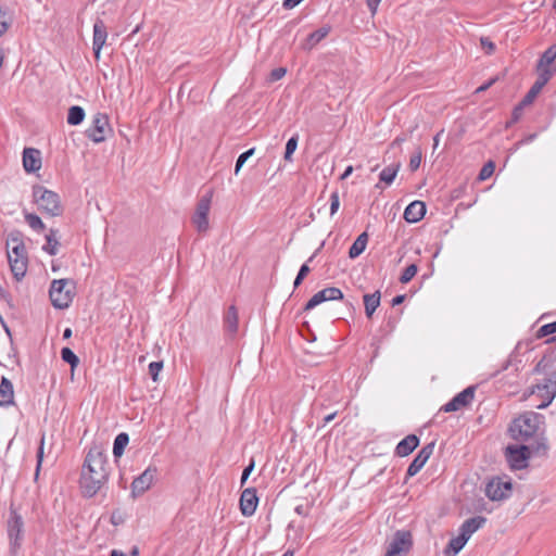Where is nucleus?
Returning a JSON list of instances; mask_svg holds the SVG:
<instances>
[{"mask_svg":"<svg viewBox=\"0 0 556 556\" xmlns=\"http://www.w3.org/2000/svg\"><path fill=\"white\" fill-rule=\"evenodd\" d=\"M109 480L108 457L99 446L88 451L79 480L81 493L85 497H93Z\"/></svg>","mask_w":556,"mask_h":556,"instance_id":"nucleus-1","label":"nucleus"},{"mask_svg":"<svg viewBox=\"0 0 556 556\" xmlns=\"http://www.w3.org/2000/svg\"><path fill=\"white\" fill-rule=\"evenodd\" d=\"M536 374H543L544 378L531 387L530 394L541 400L538 409H544L556 396V363L551 358H542L535 366Z\"/></svg>","mask_w":556,"mask_h":556,"instance_id":"nucleus-2","label":"nucleus"},{"mask_svg":"<svg viewBox=\"0 0 556 556\" xmlns=\"http://www.w3.org/2000/svg\"><path fill=\"white\" fill-rule=\"evenodd\" d=\"M8 261L11 271L16 280H22L28 267V256L23 240L11 233L7 240Z\"/></svg>","mask_w":556,"mask_h":556,"instance_id":"nucleus-3","label":"nucleus"},{"mask_svg":"<svg viewBox=\"0 0 556 556\" xmlns=\"http://www.w3.org/2000/svg\"><path fill=\"white\" fill-rule=\"evenodd\" d=\"M34 202L42 213L55 217L63 213V206L60 197L54 191L48 190L43 186L36 185L33 188Z\"/></svg>","mask_w":556,"mask_h":556,"instance_id":"nucleus-4","label":"nucleus"},{"mask_svg":"<svg viewBox=\"0 0 556 556\" xmlns=\"http://www.w3.org/2000/svg\"><path fill=\"white\" fill-rule=\"evenodd\" d=\"M541 415L528 412L516 418L510 428V434L515 440L527 441L532 438L539 429Z\"/></svg>","mask_w":556,"mask_h":556,"instance_id":"nucleus-5","label":"nucleus"},{"mask_svg":"<svg viewBox=\"0 0 556 556\" xmlns=\"http://www.w3.org/2000/svg\"><path fill=\"white\" fill-rule=\"evenodd\" d=\"M75 283L71 279H55L51 282L49 295L55 308H67L74 298Z\"/></svg>","mask_w":556,"mask_h":556,"instance_id":"nucleus-6","label":"nucleus"},{"mask_svg":"<svg viewBox=\"0 0 556 556\" xmlns=\"http://www.w3.org/2000/svg\"><path fill=\"white\" fill-rule=\"evenodd\" d=\"M412 534L408 531H396L390 541L386 556H405L412 548Z\"/></svg>","mask_w":556,"mask_h":556,"instance_id":"nucleus-7","label":"nucleus"},{"mask_svg":"<svg viewBox=\"0 0 556 556\" xmlns=\"http://www.w3.org/2000/svg\"><path fill=\"white\" fill-rule=\"evenodd\" d=\"M505 455L510 468L514 470H520L528 466L531 453L530 447L527 445H510L506 447Z\"/></svg>","mask_w":556,"mask_h":556,"instance_id":"nucleus-8","label":"nucleus"},{"mask_svg":"<svg viewBox=\"0 0 556 556\" xmlns=\"http://www.w3.org/2000/svg\"><path fill=\"white\" fill-rule=\"evenodd\" d=\"M511 491L510 479L493 478L489 481L485 488V495L491 501H502L509 496Z\"/></svg>","mask_w":556,"mask_h":556,"instance_id":"nucleus-9","label":"nucleus"},{"mask_svg":"<svg viewBox=\"0 0 556 556\" xmlns=\"http://www.w3.org/2000/svg\"><path fill=\"white\" fill-rule=\"evenodd\" d=\"M211 208V194L204 195L197 204L192 222L199 232H205L208 229V213Z\"/></svg>","mask_w":556,"mask_h":556,"instance_id":"nucleus-10","label":"nucleus"},{"mask_svg":"<svg viewBox=\"0 0 556 556\" xmlns=\"http://www.w3.org/2000/svg\"><path fill=\"white\" fill-rule=\"evenodd\" d=\"M109 129V119L105 114L97 113L89 128L86 130L87 137L96 143L105 140V134Z\"/></svg>","mask_w":556,"mask_h":556,"instance_id":"nucleus-11","label":"nucleus"},{"mask_svg":"<svg viewBox=\"0 0 556 556\" xmlns=\"http://www.w3.org/2000/svg\"><path fill=\"white\" fill-rule=\"evenodd\" d=\"M343 299V293L339 288L336 287H329L325 288L317 293H315L309 301L305 305V311L313 309L317 305L326 302V301H332V300H341Z\"/></svg>","mask_w":556,"mask_h":556,"instance_id":"nucleus-12","label":"nucleus"},{"mask_svg":"<svg viewBox=\"0 0 556 556\" xmlns=\"http://www.w3.org/2000/svg\"><path fill=\"white\" fill-rule=\"evenodd\" d=\"M155 473V467H148L139 477H137L131 483L132 495H141L149 490L154 481Z\"/></svg>","mask_w":556,"mask_h":556,"instance_id":"nucleus-13","label":"nucleus"},{"mask_svg":"<svg viewBox=\"0 0 556 556\" xmlns=\"http://www.w3.org/2000/svg\"><path fill=\"white\" fill-rule=\"evenodd\" d=\"M23 526L22 517L12 513L8 520V535L13 548H17L21 545L23 539Z\"/></svg>","mask_w":556,"mask_h":556,"instance_id":"nucleus-14","label":"nucleus"},{"mask_svg":"<svg viewBox=\"0 0 556 556\" xmlns=\"http://www.w3.org/2000/svg\"><path fill=\"white\" fill-rule=\"evenodd\" d=\"M475 396V387L470 386L455 395L450 402L443 406L444 412H456L469 405Z\"/></svg>","mask_w":556,"mask_h":556,"instance_id":"nucleus-15","label":"nucleus"},{"mask_svg":"<svg viewBox=\"0 0 556 556\" xmlns=\"http://www.w3.org/2000/svg\"><path fill=\"white\" fill-rule=\"evenodd\" d=\"M257 504L258 497L254 488H248L242 491L239 505L243 516H252L256 510Z\"/></svg>","mask_w":556,"mask_h":556,"instance_id":"nucleus-16","label":"nucleus"},{"mask_svg":"<svg viewBox=\"0 0 556 556\" xmlns=\"http://www.w3.org/2000/svg\"><path fill=\"white\" fill-rule=\"evenodd\" d=\"M433 450L434 442L425 445L408 466L407 476L414 477L415 475H417L432 455Z\"/></svg>","mask_w":556,"mask_h":556,"instance_id":"nucleus-17","label":"nucleus"},{"mask_svg":"<svg viewBox=\"0 0 556 556\" xmlns=\"http://www.w3.org/2000/svg\"><path fill=\"white\" fill-rule=\"evenodd\" d=\"M108 37L106 26L101 20H97L93 24L92 49L96 59H100L101 50Z\"/></svg>","mask_w":556,"mask_h":556,"instance_id":"nucleus-18","label":"nucleus"},{"mask_svg":"<svg viewBox=\"0 0 556 556\" xmlns=\"http://www.w3.org/2000/svg\"><path fill=\"white\" fill-rule=\"evenodd\" d=\"M23 166L27 173H35L41 167L40 152L34 148H26L23 152Z\"/></svg>","mask_w":556,"mask_h":556,"instance_id":"nucleus-19","label":"nucleus"},{"mask_svg":"<svg viewBox=\"0 0 556 556\" xmlns=\"http://www.w3.org/2000/svg\"><path fill=\"white\" fill-rule=\"evenodd\" d=\"M549 79V74L547 72H543V74H538L536 81L533 84V86L530 88V90L522 99L521 105H530L538 97V94L541 92L543 87L548 83Z\"/></svg>","mask_w":556,"mask_h":556,"instance_id":"nucleus-20","label":"nucleus"},{"mask_svg":"<svg viewBox=\"0 0 556 556\" xmlns=\"http://www.w3.org/2000/svg\"><path fill=\"white\" fill-rule=\"evenodd\" d=\"M426 214V205L421 201H413L404 211V219L407 223H417Z\"/></svg>","mask_w":556,"mask_h":556,"instance_id":"nucleus-21","label":"nucleus"},{"mask_svg":"<svg viewBox=\"0 0 556 556\" xmlns=\"http://www.w3.org/2000/svg\"><path fill=\"white\" fill-rule=\"evenodd\" d=\"M419 445V439L415 434H409L400 441L395 447V454L400 457L409 455Z\"/></svg>","mask_w":556,"mask_h":556,"instance_id":"nucleus-22","label":"nucleus"},{"mask_svg":"<svg viewBox=\"0 0 556 556\" xmlns=\"http://www.w3.org/2000/svg\"><path fill=\"white\" fill-rule=\"evenodd\" d=\"M486 522V518L482 516H477L469 518L463 522L459 528V532L466 536L467 540L478 531L484 523Z\"/></svg>","mask_w":556,"mask_h":556,"instance_id":"nucleus-23","label":"nucleus"},{"mask_svg":"<svg viewBox=\"0 0 556 556\" xmlns=\"http://www.w3.org/2000/svg\"><path fill=\"white\" fill-rule=\"evenodd\" d=\"M556 59V50L554 51L551 47L544 51L539 63H538V74H543V72H547L549 74V78H552L554 74V70L551 68V64Z\"/></svg>","mask_w":556,"mask_h":556,"instance_id":"nucleus-24","label":"nucleus"},{"mask_svg":"<svg viewBox=\"0 0 556 556\" xmlns=\"http://www.w3.org/2000/svg\"><path fill=\"white\" fill-rule=\"evenodd\" d=\"M14 392L11 381L2 378L0 383V405L8 406L13 403Z\"/></svg>","mask_w":556,"mask_h":556,"instance_id":"nucleus-25","label":"nucleus"},{"mask_svg":"<svg viewBox=\"0 0 556 556\" xmlns=\"http://www.w3.org/2000/svg\"><path fill=\"white\" fill-rule=\"evenodd\" d=\"M468 540L464 534L459 532V534L450 540L447 546L444 549L445 556H456L463 547L466 545Z\"/></svg>","mask_w":556,"mask_h":556,"instance_id":"nucleus-26","label":"nucleus"},{"mask_svg":"<svg viewBox=\"0 0 556 556\" xmlns=\"http://www.w3.org/2000/svg\"><path fill=\"white\" fill-rule=\"evenodd\" d=\"M331 30L329 25H324L317 30L311 33L304 43L305 49L314 48L319 41H321Z\"/></svg>","mask_w":556,"mask_h":556,"instance_id":"nucleus-27","label":"nucleus"},{"mask_svg":"<svg viewBox=\"0 0 556 556\" xmlns=\"http://www.w3.org/2000/svg\"><path fill=\"white\" fill-rule=\"evenodd\" d=\"M58 229L51 228L46 235V244L42 247V250L50 255H55L59 252L60 242L58 239Z\"/></svg>","mask_w":556,"mask_h":556,"instance_id":"nucleus-28","label":"nucleus"},{"mask_svg":"<svg viewBox=\"0 0 556 556\" xmlns=\"http://www.w3.org/2000/svg\"><path fill=\"white\" fill-rule=\"evenodd\" d=\"M368 242V235L366 232L361 233L353 242L349 250V256L351 258L358 257L366 249Z\"/></svg>","mask_w":556,"mask_h":556,"instance_id":"nucleus-29","label":"nucleus"},{"mask_svg":"<svg viewBox=\"0 0 556 556\" xmlns=\"http://www.w3.org/2000/svg\"><path fill=\"white\" fill-rule=\"evenodd\" d=\"M380 304V292L376 291L371 294L364 295L365 313L367 317H371Z\"/></svg>","mask_w":556,"mask_h":556,"instance_id":"nucleus-30","label":"nucleus"},{"mask_svg":"<svg viewBox=\"0 0 556 556\" xmlns=\"http://www.w3.org/2000/svg\"><path fill=\"white\" fill-rule=\"evenodd\" d=\"M225 327L231 333H236L238 330V311L233 305L228 308L225 315Z\"/></svg>","mask_w":556,"mask_h":556,"instance_id":"nucleus-31","label":"nucleus"},{"mask_svg":"<svg viewBox=\"0 0 556 556\" xmlns=\"http://www.w3.org/2000/svg\"><path fill=\"white\" fill-rule=\"evenodd\" d=\"M400 168H401V163H396V164L387 166L386 168H383L381 170V173L379 175L380 181H382L387 185H391L394 181Z\"/></svg>","mask_w":556,"mask_h":556,"instance_id":"nucleus-32","label":"nucleus"},{"mask_svg":"<svg viewBox=\"0 0 556 556\" xmlns=\"http://www.w3.org/2000/svg\"><path fill=\"white\" fill-rule=\"evenodd\" d=\"M85 118V111L81 106L73 105L68 110L67 114V123L70 125L76 126L83 123Z\"/></svg>","mask_w":556,"mask_h":556,"instance_id":"nucleus-33","label":"nucleus"},{"mask_svg":"<svg viewBox=\"0 0 556 556\" xmlns=\"http://www.w3.org/2000/svg\"><path fill=\"white\" fill-rule=\"evenodd\" d=\"M129 442V437L125 432H121L116 435L113 443V455L115 457H121L124 454V450Z\"/></svg>","mask_w":556,"mask_h":556,"instance_id":"nucleus-34","label":"nucleus"},{"mask_svg":"<svg viewBox=\"0 0 556 556\" xmlns=\"http://www.w3.org/2000/svg\"><path fill=\"white\" fill-rule=\"evenodd\" d=\"M24 218L33 230L37 232H41L45 230L46 226L38 215L34 213H24Z\"/></svg>","mask_w":556,"mask_h":556,"instance_id":"nucleus-35","label":"nucleus"},{"mask_svg":"<svg viewBox=\"0 0 556 556\" xmlns=\"http://www.w3.org/2000/svg\"><path fill=\"white\" fill-rule=\"evenodd\" d=\"M13 23V16L9 12L0 9V37L3 36Z\"/></svg>","mask_w":556,"mask_h":556,"instance_id":"nucleus-36","label":"nucleus"},{"mask_svg":"<svg viewBox=\"0 0 556 556\" xmlns=\"http://www.w3.org/2000/svg\"><path fill=\"white\" fill-rule=\"evenodd\" d=\"M61 357L65 363L70 364L73 368L76 367L79 363L78 357L70 348H63L61 350Z\"/></svg>","mask_w":556,"mask_h":556,"instance_id":"nucleus-37","label":"nucleus"},{"mask_svg":"<svg viewBox=\"0 0 556 556\" xmlns=\"http://www.w3.org/2000/svg\"><path fill=\"white\" fill-rule=\"evenodd\" d=\"M417 270H418V267L417 265L415 264H410L409 266H407L404 271L402 273L401 277H400V281L402 283H407L409 282L414 276L417 274Z\"/></svg>","mask_w":556,"mask_h":556,"instance_id":"nucleus-38","label":"nucleus"},{"mask_svg":"<svg viewBox=\"0 0 556 556\" xmlns=\"http://www.w3.org/2000/svg\"><path fill=\"white\" fill-rule=\"evenodd\" d=\"M298 136H292L286 144L285 160L291 161L292 154L296 150L298 147Z\"/></svg>","mask_w":556,"mask_h":556,"instance_id":"nucleus-39","label":"nucleus"},{"mask_svg":"<svg viewBox=\"0 0 556 556\" xmlns=\"http://www.w3.org/2000/svg\"><path fill=\"white\" fill-rule=\"evenodd\" d=\"M255 149H249L248 151L241 153L239 157L237 159L236 166H235V174L238 175L243 164L247 162L249 157H251L254 154Z\"/></svg>","mask_w":556,"mask_h":556,"instance_id":"nucleus-40","label":"nucleus"},{"mask_svg":"<svg viewBox=\"0 0 556 556\" xmlns=\"http://www.w3.org/2000/svg\"><path fill=\"white\" fill-rule=\"evenodd\" d=\"M495 165L492 161H489L486 164L483 165L479 173V180L483 181L492 176L494 173Z\"/></svg>","mask_w":556,"mask_h":556,"instance_id":"nucleus-41","label":"nucleus"},{"mask_svg":"<svg viewBox=\"0 0 556 556\" xmlns=\"http://www.w3.org/2000/svg\"><path fill=\"white\" fill-rule=\"evenodd\" d=\"M422 159V152L420 148H418L415 153L410 156L408 167L412 172H415L419 168Z\"/></svg>","mask_w":556,"mask_h":556,"instance_id":"nucleus-42","label":"nucleus"},{"mask_svg":"<svg viewBox=\"0 0 556 556\" xmlns=\"http://www.w3.org/2000/svg\"><path fill=\"white\" fill-rule=\"evenodd\" d=\"M309 270L311 269H309L307 264H303L300 267V270H299V273H298V275H296L295 279H294V282H293L294 288H298L302 283L303 279L307 276Z\"/></svg>","mask_w":556,"mask_h":556,"instance_id":"nucleus-43","label":"nucleus"},{"mask_svg":"<svg viewBox=\"0 0 556 556\" xmlns=\"http://www.w3.org/2000/svg\"><path fill=\"white\" fill-rule=\"evenodd\" d=\"M163 368V362H152L149 365V374L153 381L157 380V376Z\"/></svg>","mask_w":556,"mask_h":556,"instance_id":"nucleus-44","label":"nucleus"},{"mask_svg":"<svg viewBox=\"0 0 556 556\" xmlns=\"http://www.w3.org/2000/svg\"><path fill=\"white\" fill-rule=\"evenodd\" d=\"M340 207V199L338 192H332L330 195V215H334Z\"/></svg>","mask_w":556,"mask_h":556,"instance_id":"nucleus-45","label":"nucleus"},{"mask_svg":"<svg viewBox=\"0 0 556 556\" xmlns=\"http://www.w3.org/2000/svg\"><path fill=\"white\" fill-rule=\"evenodd\" d=\"M556 332V321H553L551 324H546V325H543L540 330H539V333L540 336L542 337H545V336H549V334H553Z\"/></svg>","mask_w":556,"mask_h":556,"instance_id":"nucleus-46","label":"nucleus"},{"mask_svg":"<svg viewBox=\"0 0 556 556\" xmlns=\"http://www.w3.org/2000/svg\"><path fill=\"white\" fill-rule=\"evenodd\" d=\"M481 47L485 50L488 54H491L495 50V45L488 38V37H481L480 38Z\"/></svg>","mask_w":556,"mask_h":556,"instance_id":"nucleus-47","label":"nucleus"},{"mask_svg":"<svg viewBox=\"0 0 556 556\" xmlns=\"http://www.w3.org/2000/svg\"><path fill=\"white\" fill-rule=\"evenodd\" d=\"M287 71L285 67H277L270 73V80L276 81L281 79L286 75Z\"/></svg>","mask_w":556,"mask_h":556,"instance_id":"nucleus-48","label":"nucleus"},{"mask_svg":"<svg viewBox=\"0 0 556 556\" xmlns=\"http://www.w3.org/2000/svg\"><path fill=\"white\" fill-rule=\"evenodd\" d=\"M254 469V460H251V463L244 468L242 476H241V484H244L248 480L249 476Z\"/></svg>","mask_w":556,"mask_h":556,"instance_id":"nucleus-49","label":"nucleus"},{"mask_svg":"<svg viewBox=\"0 0 556 556\" xmlns=\"http://www.w3.org/2000/svg\"><path fill=\"white\" fill-rule=\"evenodd\" d=\"M43 443H45V438L42 437L40 440V446H39L38 453H37V471L40 468L42 457H43Z\"/></svg>","mask_w":556,"mask_h":556,"instance_id":"nucleus-50","label":"nucleus"},{"mask_svg":"<svg viewBox=\"0 0 556 556\" xmlns=\"http://www.w3.org/2000/svg\"><path fill=\"white\" fill-rule=\"evenodd\" d=\"M380 2H381V0H367V1H366L367 7H368V9H369V11H370V13H371L372 15H375V14H376L377 9H378V7H379Z\"/></svg>","mask_w":556,"mask_h":556,"instance_id":"nucleus-51","label":"nucleus"},{"mask_svg":"<svg viewBox=\"0 0 556 556\" xmlns=\"http://www.w3.org/2000/svg\"><path fill=\"white\" fill-rule=\"evenodd\" d=\"M547 451V444L545 443V441H541L536 444V446L534 447V452L536 454H545Z\"/></svg>","mask_w":556,"mask_h":556,"instance_id":"nucleus-52","label":"nucleus"},{"mask_svg":"<svg viewBox=\"0 0 556 556\" xmlns=\"http://www.w3.org/2000/svg\"><path fill=\"white\" fill-rule=\"evenodd\" d=\"M303 0H285L282 5L285 9H293L299 3H301Z\"/></svg>","mask_w":556,"mask_h":556,"instance_id":"nucleus-53","label":"nucleus"},{"mask_svg":"<svg viewBox=\"0 0 556 556\" xmlns=\"http://www.w3.org/2000/svg\"><path fill=\"white\" fill-rule=\"evenodd\" d=\"M510 366H513V359L511 358H508L507 361H505L501 367V369L496 370V372L494 375H497L500 374L501 371H504V370H507Z\"/></svg>","mask_w":556,"mask_h":556,"instance_id":"nucleus-54","label":"nucleus"},{"mask_svg":"<svg viewBox=\"0 0 556 556\" xmlns=\"http://www.w3.org/2000/svg\"><path fill=\"white\" fill-rule=\"evenodd\" d=\"M494 81H495V79H491V80H490V81H488L486 84H483L482 86H480V87L476 90V92H478V93H479V92L485 91L488 88H490V87L493 85V83H494Z\"/></svg>","mask_w":556,"mask_h":556,"instance_id":"nucleus-55","label":"nucleus"},{"mask_svg":"<svg viewBox=\"0 0 556 556\" xmlns=\"http://www.w3.org/2000/svg\"><path fill=\"white\" fill-rule=\"evenodd\" d=\"M405 300V295H396L395 298H393L392 300V305L393 306H396V305H400L403 303V301Z\"/></svg>","mask_w":556,"mask_h":556,"instance_id":"nucleus-56","label":"nucleus"},{"mask_svg":"<svg viewBox=\"0 0 556 556\" xmlns=\"http://www.w3.org/2000/svg\"><path fill=\"white\" fill-rule=\"evenodd\" d=\"M523 106H525V105H521V103H520L517 108H515V110H514V112H513L514 121H517V119L519 118V116H520V112H521V110H522V108H523Z\"/></svg>","mask_w":556,"mask_h":556,"instance_id":"nucleus-57","label":"nucleus"},{"mask_svg":"<svg viewBox=\"0 0 556 556\" xmlns=\"http://www.w3.org/2000/svg\"><path fill=\"white\" fill-rule=\"evenodd\" d=\"M405 141V138L403 137H396L393 142L391 143L392 147L401 146Z\"/></svg>","mask_w":556,"mask_h":556,"instance_id":"nucleus-58","label":"nucleus"},{"mask_svg":"<svg viewBox=\"0 0 556 556\" xmlns=\"http://www.w3.org/2000/svg\"><path fill=\"white\" fill-rule=\"evenodd\" d=\"M353 172V167L352 166H348L344 170V173L342 174L341 178L342 179H345L348 178Z\"/></svg>","mask_w":556,"mask_h":556,"instance_id":"nucleus-59","label":"nucleus"},{"mask_svg":"<svg viewBox=\"0 0 556 556\" xmlns=\"http://www.w3.org/2000/svg\"><path fill=\"white\" fill-rule=\"evenodd\" d=\"M334 416H336V413H332V414L327 415V416L324 418V426H326L328 422H330L331 420H333Z\"/></svg>","mask_w":556,"mask_h":556,"instance_id":"nucleus-60","label":"nucleus"},{"mask_svg":"<svg viewBox=\"0 0 556 556\" xmlns=\"http://www.w3.org/2000/svg\"><path fill=\"white\" fill-rule=\"evenodd\" d=\"M110 556H126L123 552L118 549H112Z\"/></svg>","mask_w":556,"mask_h":556,"instance_id":"nucleus-61","label":"nucleus"},{"mask_svg":"<svg viewBox=\"0 0 556 556\" xmlns=\"http://www.w3.org/2000/svg\"><path fill=\"white\" fill-rule=\"evenodd\" d=\"M71 336H72V329L71 328H66L64 330V332H63V338L64 339H68V338H71Z\"/></svg>","mask_w":556,"mask_h":556,"instance_id":"nucleus-62","label":"nucleus"},{"mask_svg":"<svg viewBox=\"0 0 556 556\" xmlns=\"http://www.w3.org/2000/svg\"><path fill=\"white\" fill-rule=\"evenodd\" d=\"M439 135H440V134H438V135L433 138V141H434V143H433V148H434V149H435V148L438 147V144H439Z\"/></svg>","mask_w":556,"mask_h":556,"instance_id":"nucleus-63","label":"nucleus"},{"mask_svg":"<svg viewBox=\"0 0 556 556\" xmlns=\"http://www.w3.org/2000/svg\"><path fill=\"white\" fill-rule=\"evenodd\" d=\"M111 521H112L113 525H117L118 523V520H117L115 514L112 515Z\"/></svg>","mask_w":556,"mask_h":556,"instance_id":"nucleus-64","label":"nucleus"}]
</instances>
